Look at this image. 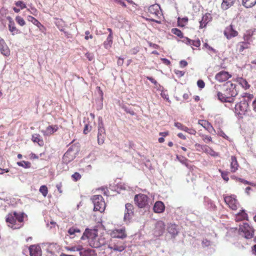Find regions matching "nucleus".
I'll return each instance as SVG.
<instances>
[{"mask_svg":"<svg viewBox=\"0 0 256 256\" xmlns=\"http://www.w3.org/2000/svg\"><path fill=\"white\" fill-rule=\"evenodd\" d=\"M238 165L236 156H232L230 162L231 171L233 172H235L238 170Z\"/></svg>","mask_w":256,"mask_h":256,"instance_id":"cd10ccee","label":"nucleus"},{"mask_svg":"<svg viewBox=\"0 0 256 256\" xmlns=\"http://www.w3.org/2000/svg\"><path fill=\"white\" fill-rule=\"evenodd\" d=\"M88 239L89 244L91 247L98 248L104 246L106 241L104 238H100L92 230L86 228L80 237L81 240Z\"/></svg>","mask_w":256,"mask_h":256,"instance_id":"f257e3e1","label":"nucleus"},{"mask_svg":"<svg viewBox=\"0 0 256 256\" xmlns=\"http://www.w3.org/2000/svg\"><path fill=\"white\" fill-rule=\"evenodd\" d=\"M180 212L182 213V214H185L186 210H185L184 208L183 207H182V206L178 207L176 210V212L178 214Z\"/></svg>","mask_w":256,"mask_h":256,"instance_id":"bf43d9fd","label":"nucleus"},{"mask_svg":"<svg viewBox=\"0 0 256 256\" xmlns=\"http://www.w3.org/2000/svg\"><path fill=\"white\" fill-rule=\"evenodd\" d=\"M72 178L74 181L77 182L81 178L82 176L78 172H76L72 174Z\"/></svg>","mask_w":256,"mask_h":256,"instance_id":"49530a36","label":"nucleus"},{"mask_svg":"<svg viewBox=\"0 0 256 256\" xmlns=\"http://www.w3.org/2000/svg\"><path fill=\"white\" fill-rule=\"evenodd\" d=\"M160 8V6L158 4H152L148 7V12L155 17H159V16L161 14Z\"/></svg>","mask_w":256,"mask_h":256,"instance_id":"f8f14e48","label":"nucleus"},{"mask_svg":"<svg viewBox=\"0 0 256 256\" xmlns=\"http://www.w3.org/2000/svg\"><path fill=\"white\" fill-rule=\"evenodd\" d=\"M110 248L114 251L121 252L126 248V246L125 245L118 246V245L114 244L113 246H110Z\"/></svg>","mask_w":256,"mask_h":256,"instance_id":"a19ab883","label":"nucleus"},{"mask_svg":"<svg viewBox=\"0 0 256 256\" xmlns=\"http://www.w3.org/2000/svg\"><path fill=\"white\" fill-rule=\"evenodd\" d=\"M204 46L208 48L209 50L212 51L214 53H216L217 52L215 49L208 46V44L207 43H205L204 44Z\"/></svg>","mask_w":256,"mask_h":256,"instance_id":"69168bd1","label":"nucleus"},{"mask_svg":"<svg viewBox=\"0 0 256 256\" xmlns=\"http://www.w3.org/2000/svg\"><path fill=\"white\" fill-rule=\"evenodd\" d=\"M165 209L164 203L160 201L156 202L153 207L154 211L156 213H162Z\"/></svg>","mask_w":256,"mask_h":256,"instance_id":"412c9836","label":"nucleus"},{"mask_svg":"<svg viewBox=\"0 0 256 256\" xmlns=\"http://www.w3.org/2000/svg\"><path fill=\"white\" fill-rule=\"evenodd\" d=\"M112 35L111 33L108 35L106 40L104 42V46L106 49L110 48L112 44Z\"/></svg>","mask_w":256,"mask_h":256,"instance_id":"2f4dec72","label":"nucleus"},{"mask_svg":"<svg viewBox=\"0 0 256 256\" xmlns=\"http://www.w3.org/2000/svg\"><path fill=\"white\" fill-rule=\"evenodd\" d=\"M188 22V18L187 17H185L182 18L181 20L180 18L178 19V24L179 26H184V23H186Z\"/></svg>","mask_w":256,"mask_h":256,"instance_id":"de8ad7c7","label":"nucleus"},{"mask_svg":"<svg viewBox=\"0 0 256 256\" xmlns=\"http://www.w3.org/2000/svg\"><path fill=\"white\" fill-rule=\"evenodd\" d=\"M238 180L240 182H242V183H243V184H250V185L253 186V184L252 182H248V181H247V180H245L244 179L238 178Z\"/></svg>","mask_w":256,"mask_h":256,"instance_id":"0e129e2a","label":"nucleus"},{"mask_svg":"<svg viewBox=\"0 0 256 256\" xmlns=\"http://www.w3.org/2000/svg\"><path fill=\"white\" fill-rule=\"evenodd\" d=\"M239 231L241 234L246 239H250L254 236V230L247 223L240 225Z\"/></svg>","mask_w":256,"mask_h":256,"instance_id":"39448f33","label":"nucleus"},{"mask_svg":"<svg viewBox=\"0 0 256 256\" xmlns=\"http://www.w3.org/2000/svg\"><path fill=\"white\" fill-rule=\"evenodd\" d=\"M180 64L182 68H184L188 65V62L184 60H182L180 62Z\"/></svg>","mask_w":256,"mask_h":256,"instance_id":"774afa93","label":"nucleus"},{"mask_svg":"<svg viewBox=\"0 0 256 256\" xmlns=\"http://www.w3.org/2000/svg\"><path fill=\"white\" fill-rule=\"evenodd\" d=\"M256 4V0H242V4L246 8H250Z\"/></svg>","mask_w":256,"mask_h":256,"instance_id":"473e14b6","label":"nucleus"},{"mask_svg":"<svg viewBox=\"0 0 256 256\" xmlns=\"http://www.w3.org/2000/svg\"><path fill=\"white\" fill-rule=\"evenodd\" d=\"M17 164L20 166H22L26 168H30L31 166V164L30 162L24 160L17 162Z\"/></svg>","mask_w":256,"mask_h":256,"instance_id":"58836bf2","label":"nucleus"},{"mask_svg":"<svg viewBox=\"0 0 256 256\" xmlns=\"http://www.w3.org/2000/svg\"><path fill=\"white\" fill-rule=\"evenodd\" d=\"M221 172V176L222 178L226 182H228L229 180V178L228 176V172H224L220 170Z\"/></svg>","mask_w":256,"mask_h":256,"instance_id":"603ef678","label":"nucleus"},{"mask_svg":"<svg viewBox=\"0 0 256 256\" xmlns=\"http://www.w3.org/2000/svg\"><path fill=\"white\" fill-rule=\"evenodd\" d=\"M24 215V212H10L6 216V221L9 227L14 230L18 229L23 226Z\"/></svg>","mask_w":256,"mask_h":256,"instance_id":"f03ea898","label":"nucleus"},{"mask_svg":"<svg viewBox=\"0 0 256 256\" xmlns=\"http://www.w3.org/2000/svg\"><path fill=\"white\" fill-rule=\"evenodd\" d=\"M172 32L180 38H183V34L181 30L177 28H173L172 29Z\"/></svg>","mask_w":256,"mask_h":256,"instance_id":"79ce46f5","label":"nucleus"},{"mask_svg":"<svg viewBox=\"0 0 256 256\" xmlns=\"http://www.w3.org/2000/svg\"><path fill=\"white\" fill-rule=\"evenodd\" d=\"M252 96V95L250 94L247 97L244 96L243 100L235 105L234 112L239 118H242L249 110V103Z\"/></svg>","mask_w":256,"mask_h":256,"instance_id":"7ed1b4c3","label":"nucleus"},{"mask_svg":"<svg viewBox=\"0 0 256 256\" xmlns=\"http://www.w3.org/2000/svg\"><path fill=\"white\" fill-rule=\"evenodd\" d=\"M32 140L34 142L38 143V145L40 146H42L44 145V141L40 138V136L38 134H33L32 136Z\"/></svg>","mask_w":256,"mask_h":256,"instance_id":"f704fd0d","label":"nucleus"},{"mask_svg":"<svg viewBox=\"0 0 256 256\" xmlns=\"http://www.w3.org/2000/svg\"><path fill=\"white\" fill-rule=\"evenodd\" d=\"M182 38H184V39L182 40V42L186 43V44L190 45V44L191 40L188 38L187 37H184L183 36Z\"/></svg>","mask_w":256,"mask_h":256,"instance_id":"338daca9","label":"nucleus"},{"mask_svg":"<svg viewBox=\"0 0 256 256\" xmlns=\"http://www.w3.org/2000/svg\"><path fill=\"white\" fill-rule=\"evenodd\" d=\"M15 4L17 6L20 7V8L22 10L26 8V4L22 1H18L16 2Z\"/></svg>","mask_w":256,"mask_h":256,"instance_id":"864d4df0","label":"nucleus"},{"mask_svg":"<svg viewBox=\"0 0 256 256\" xmlns=\"http://www.w3.org/2000/svg\"><path fill=\"white\" fill-rule=\"evenodd\" d=\"M92 200L94 205V211H99L101 212L104 211L106 204L101 195H94Z\"/></svg>","mask_w":256,"mask_h":256,"instance_id":"20e7f679","label":"nucleus"},{"mask_svg":"<svg viewBox=\"0 0 256 256\" xmlns=\"http://www.w3.org/2000/svg\"><path fill=\"white\" fill-rule=\"evenodd\" d=\"M248 219V214L245 212L244 210H242L236 216L235 220L236 222L240 221L243 220Z\"/></svg>","mask_w":256,"mask_h":256,"instance_id":"7c9ffc66","label":"nucleus"},{"mask_svg":"<svg viewBox=\"0 0 256 256\" xmlns=\"http://www.w3.org/2000/svg\"><path fill=\"white\" fill-rule=\"evenodd\" d=\"M146 79L151 82L152 83L154 84L155 86L158 84V82L152 77L147 76L146 77Z\"/></svg>","mask_w":256,"mask_h":256,"instance_id":"e2e57ef3","label":"nucleus"},{"mask_svg":"<svg viewBox=\"0 0 256 256\" xmlns=\"http://www.w3.org/2000/svg\"><path fill=\"white\" fill-rule=\"evenodd\" d=\"M198 124L202 126L206 130L210 133L214 130L212 125L208 122L206 120H200L198 121Z\"/></svg>","mask_w":256,"mask_h":256,"instance_id":"5701e85b","label":"nucleus"},{"mask_svg":"<svg viewBox=\"0 0 256 256\" xmlns=\"http://www.w3.org/2000/svg\"><path fill=\"white\" fill-rule=\"evenodd\" d=\"M224 201L232 210L237 209L238 204L235 198L232 196H227L224 198Z\"/></svg>","mask_w":256,"mask_h":256,"instance_id":"9d476101","label":"nucleus"},{"mask_svg":"<svg viewBox=\"0 0 256 256\" xmlns=\"http://www.w3.org/2000/svg\"><path fill=\"white\" fill-rule=\"evenodd\" d=\"M248 219V214L245 212L244 210H242L236 216L235 220L236 222L240 221L243 220Z\"/></svg>","mask_w":256,"mask_h":256,"instance_id":"c756f323","label":"nucleus"},{"mask_svg":"<svg viewBox=\"0 0 256 256\" xmlns=\"http://www.w3.org/2000/svg\"><path fill=\"white\" fill-rule=\"evenodd\" d=\"M224 88L226 96H236L238 94V92L236 88V84L232 83L230 81L227 82L224 85Z\"/></svg>","mask_w":256,"mask_h":256,"instance_id":"423d86ee","label":"nucleus"},{"mask_svg":"<svg viewBox=\"0 0 256 256\" xmlns=\"http://www.w3.org/2000/svg\"><path fill=\"white\" fill-rule=\"evenodd\" d=\"M0 51L2 54L4 56H8L10 54V50L6 42L0 45Z\"/></svg>","mask_w":256,"mask_h":256,"instance_id":"bb28decb","label":"nucleus"},{"mask_svg":"<svg viewBox=\"0 0 256 256\" xmlns=\"http://www.w3.org/2000/svg\"><path fill=\"white\" fill-rule=\"evenodd\" d=\"M212 20V16L210 13L205 14L202 16V20L200 22V28H204Z\"/></svg>","mask_w":256,"mask_h":256,"instance_id":"dca6fc26","label":"nucleus"},{"mask_svg":"<svg viewBox=\"0 0 256 256\" xmlns=\"http://www.w3.org/2000/svg\"><path fill=\"white\" fill-rule=\"evenodd\" d=\"M30 256H42V250L38 246L32 245L29 248Z\"/></svg>","mask_w":256,"mask_h":256,"instance_id":"4468645a","label":"nucleus"},{"mask_svg":"<svg viewBox=\"0 0 256 256\" xmlns=\"http://www.w3.org/2000/svg\"><path fill=\"white\" fill-rule=\"evenodd\" d=\"M68 232L70 236V238H74L76 236H80L81 235L82 231L76 226H73L68 230Z\"/></svg>","mask_w":256,"mask_h":256,"instance_id":"2eb2a0df","label":"nucleus"},{"mask_svg":"<svg viewBox=\"0 0 256 256\" xmlns=\"http://www.w3.org/2000/svg\"><path fill=\"white\" fill-rule=\"evenodd\" d=\"M66 249L72 252H79L80 256H82V249L81 246L67 247Z\"/></svg>","mask_w":256,"mask_h":256,"instance_id":"ea45409f","label":"nucleus"},{"mask_svg":"<svg viewBox=\"0 0 256 256\" xmlns=\"http://www.w3.org/2000/svg\"><path fill=\"white\" fill-rule=\"evenodd\" d=\"M201 136H202V140L206 143H208V142L212 141V138L211 136H210L205 135V134H202Z\"/></svg>","mask_w":256,"mask_h":256,"instance_id":"3c124183","label":"nucleus"},{"mask_svg":"<svg viewBox=\"0 0 256 256\" xmlns=\"http://www.w3.org/2000/svg\"><path fill=\"white\" fill-rule=\"evenodd\" d=\"M174 126L182 130L184 126L180 122H176L174 123Z\"/></svg>","mask_w":256,"mask_h":256,"instance_id":"052dcab7","label":"nucleus"},{"mask_svg":"<svg viewBox=\"0 0 256 256\" xmlns=\"http://www.w3.org/2000/svg\"><path fill=\"white\" fill-rule=\"evenodd\" d=\"M218 136L230 140L229 138L225 134V133L221 130H218Z\"/></svg>","mask_w":256,"mask_h":256,"instance_id":"5fc2aeb1","label":"nucleus"},{"mask_svg":"<svg viewBox=\"0 0 256 256\" xmlns=\"http://www.w3.org/2000/svg\"><path fill=\"white\" fill-rule=\"evenodd\" d=\"M134 214V206L130 203L126 204L125 205V211L124 217V221L128 224L130 222L131 219Z\"/></svg>","mask_w":256,"mask_h":256,"instance_id":"0eeeda50","label":"nucleus"},{"mask_svg":"<svg viewBox=\"0 0 256 256\" xmlns=\"http://www.w3.org/2000/svg\"><path fill=\"white\" fill-rule=\"evenodd\" d=\"M174 73L178 76L179 77H182L184 74V72L179 70H174Z\"/></svg>","mask_w":256,"mask_h":256,"instance_id":"680f3d73","label":"nucleus"},{"mask_svg":"<svg viewBox=\"0 0 256 256\" xmlns=\"http://www.w3.org/2000/svg\"><path fill=\"white\" fill-rule=\"evenodd\" d=\"M92 126L88 124H86L83 131L84 134H88L92 130Z\"/></svg>","mask_w":256,"mask_h":256,"instance_id":"09e8293b","label":"nucleus"},{"mask_svg":"<svg viewBox=\"0 0 256 256\" xmlns=\"http://www.w3.org/2000/svg\"><path fill=\"white\" fill-rule=\"evenodd\" d=\"M217 96L218 100L222 102H226V98H228V96H226V93L224 92V93H222L220 92H218Z\"/></svg>","mask_w":256,"mask_h":256,"instance_id":"4c0bfd02","label":"nucleus"},{"mask_svg":"<svg viewBox=\"0 0 256 256\" xmlns=\"http://www.w3.org/2000/svg\"><path fill=\"white\" fill-rule=\"evenodd\" d=\"M165 228V225L162 222H158L156 225L154 234L157 236L162 234Z\"/></svg>","mask_w":256,"mask_h":256,"instance_id":"f3484780","label":"nucleus"},{"mask_svg":"<svg viewBox=\"0 0 256 256\" xmlns=\"http://www.w3.org/2000/svg\"><path fill=\"white\" fill-rule=\"evenodd\" d=\"M256 32V30H248L246 32V34L244 36V42H249L250 40L251 37L252 35L254 34Z\"/></svg>","mask_w":256,"mask_h":256,"instance_id":"e433bc0d","label":"nucleus"},{"mask_svg":"<svg viewBox=\"0 0 256 256\" xmlns=\"http://www.w3.org/2000/svg\"><path fill=\"white\" fill-rule=\"evenodd\" d=\"M190 46H194L196 47H199L200 45V42L199 40H192L190 42Z\"/></svg>","mask_w":256,"mask_h":256,"instance_id":"8fccbe9b","label":"nucleus"},{"mask_svg":"<svg viewBox=\"0 0 256 256\" xmlns=\"http://www.w3.org/2000/svg\"><path fill=\"white\" fill-rule=\"evenodd\" d=\"M148 197L144 194H139L135 196L134 201L138 208H144L148 204Z\"/></svg>","mask_w":256,"mask_h":256,"instance_id":"6e6552de","label":"nucleus"},{"mask_svg":"<svg viewBox=\"0 0 256 256\" xmlns=\"http://www.w3.org/2000/svg\"><path fill=\"white\" fill-rule=\"evenodd\" d=\"M72 150L69 148L64 154L62 157V162L64 163L68 164L74 160V156L72 154Z\"/></svg>","mask_w":256,"mask_h":256,"instance_id":"6ab92c4d","label":"nucleus"},{"mask_svg":"<svg viewBox=\"0 0 256 256\" xmlns=\"http://www.w3.org/2000/svg\"><path fill=\"white\" fill-rule=\"evenodd\" d=\"M231 77L228 72L222 70L218 72L215 76V78L220 82H223L228 80Z\"/></svg>","mask_w":256,"mask_h":256,"instance_id":"ddd939ff","label":"nucleus"},{"mask_svg":"<svg viewBox=\"0 0 256 256\" xmlns=\"http://www.w3.org/2000/svg\"><path fill=\"white\" fill-rule=\"evenodd\" d=\"M168 230L173 236H176L178 232V226L175 224H170L168 228Z\"/></svg>","mask_w":256,"mask_h":256,"instance_id":"393cba45","label":"nucleus"},{"mask_svg":"<svg viewBox=\"0 0 256 256\" xmlns=\"http://www.w3.org/2000/svg\"><path fill=\"white\" fill-rule=\"evenodd\" d=\"M248 219V214L245 212L244 210H242L236 216L235 220L236 222L240 221L243 220Z\"/></svg>","mask_w":256,"mask_h":256,"instance_id":"c85d7f7f","label":"nucleus"},{"mask_svg":"<svg viewBox=\"0 0 256 256\" xmlns=\"http://www.w3.org/2000/svg\"><path fill=\"white\" fill-rule=\"evenodd\" d=\"M39 190L44 196L46 197V196L48 192V190L46 186H42L40 187Z\"/></svg>","mask_w":256,"mask_h":256,"instance_id":"37998d69","label":"nucleus"},{"mask_svg":"<svg viewBox=\"0 0 256 256\" xmlns=\"http://www.w3.org/2000/svg\"><path fill=\"white\" fill-rule=\"evenodd\" d=\"M85 56H86V58L88 60L90 61H92L94 58V56L92 54L90 53V52H86L85 54Z\"/></svg>","mask_w":256,"mask_h":256,"instance_id":"13d9d810","label":"nucleus"},{"mask_svg":"<svg viewBox=\"0 0 256 256\" xmlns=\"http://www.w3.org/2000/svg\"><path fill=\"white\" fill-rule=\"evenodd\" d=\"M28 20L29 22H32L34 25L36 26L38 28H39L40 32H44L45 30V28L44 26L41 23L38 22L36 19L34 18L32 16H28Z\"/></svg>","mask_w":256,"mask_h":256,"instance_id":"a211bd4d","label":"nucleus"},{"mask_svg":"<svg viewBox=\"0 0 256 256\" xmlns=\"http://www.w3.org/2000/svg\"><path fill=\"white\" fill-rule=\"evenodd\" d=\"M8 19L9 20L8 30L11 32L12 34L15 35L20 34V31L16 27L15 24L12 18L9 17Z\"/></svg>","mask_w":256,"mask_h":256,"instance_id":"aec40b11","label":"nucleus"},{"mask_svg":"<svg viewBox=\"0 0 256 256\" xmlns=\"http://www.w3.org/2000/svg\"><path fill=\"white\" fill-rule=\"evenodd\" d=\"M250 42H240L237 44V48L239 52H242L244 49L248 48Z\"/></svg>","mask_w":256,"mask_h":256,"instance_id":"72a5a7b5","label":"nucleus"},{"mask_svg":"<svg viewBox=\"0 0 256 256\" xmlns=\"http://www.w3.org/2000/svg\"><path fill=\"white\" fill-rule=\"evenodd\" d=\"M197 85L199 88H203L205 86V84L202 80H199L197 82Z\"/></svg>","mask_w":256,"mask_h":256,"instance_id":"6e6d98bb","label":"nucleus"},{"mask_svg":"<svg viewBox=\"0 0 256 256\" xmlns=\"http://www.w3.org/2000/svg\"><path fill=\"white\" fill-rule=\"evenodd\" d=\"M211 242L207 239H204L202 242V244L204 246H208L211 245Z\"/></svg>","mask_w":256,"mask_h":256,"instance_id":"4d7b16f0","label":"nucleus"},{"mask_svg":"<svg viewBox=\"0 0 256 256\" xmlns=\"http://www.w3.org/2000/svg\"><path fill=\"white\" fill-rule=\"evenodd\" d=\"M113 238L124 239L126 238L127 234L126 232V228H122L120 229H115L112 232Z\"/></svg>","mask_w":256,"mask_h":256,"instance_id":"1a4fd4ad","label":"nucleus"},{"mask_svg":"<svg viewBox=\"0 0 256 256\" xmlns=\"http://www.w3.org/2000/svg\"><path fill=\"white\" fill-rule=\"evenodd\" d=\"M16 20L20 26H24L26 24L24 18L20 16H17L16 18Z\"/></svg>","mask_w":256,"mask_h":256,"instance_id":"a18cd8bd","label":"nucleus"},{"mask_svg":"<svg viewBox=\"0 0 256 256\" xmlns=\"http://www.w3.org/2000/svg\"><path fill=\"white\" fill-rule=\"evenodd\" d=\"M238 82L243 88L246 90L249 88L250 86L246 80L242 78H238Z\"/></svg>","mask_w":256,"mask_h":256,"instance_id":"c9c22d12","label":"nucleus"},{"mask_svg":"<svg viewBox=\"0 0 256 256\" xmlns=\"http://www.w3.org/2000/svg\"><path fill=\"white\" fill-rule=\"evenodd\" d=\"M106 135H98V143L99 145L103 144L104 142Z\"/></svg>","mask_w":256,"mask_h":256,"instance_id":"c03bdc74","label":"nucleus"},{"mask_svg":"<svg viewBox=\"0 0 256 256\" xmlns=\"http://www.w3.org/2000/svg\"><path fill=\"white\" fill-rule=\"evenodd\" d=\"M234 2V0H222V8L224 10H226L232 6Z\"/></svg>","mask_w":256,"mask_h":256,"instance_id":"a878e982","label":"nucleus"},{"mask_svg":"<svg viewBox=\"0 0 256 256\" xmlns=\"http://www.w3.org/2000/svg\"><path fill=\"white\" fill-rule=\"evenodd\" d=\"M58 130V127L56 126H49L45 130H42V132L44 136H49Z\"/></svg>","mask_w":256,"mask_h":256,"instance_id":"b1692460","label":"nucleus"},{"mask_svg":"<svg viewBox=\"0 0 256 256\" xmlns=\"http://www.w3.org/2000/svg\"><path fill=\"white\" fill-rule=\"evenodd\" d=\"M98 135H106V130L104 128V124L102 121V117L98 116Z\"/></svg>","mask_w":256,"mask_h":256,"instance_id":"4be33fe9","label":"nucleus"},{"mask_svg":"<svg viewBox=\"0 0 256 256\" xmlns=\"http://www.w3.org/2000/svg\"><path fill=\"white\" fill-rule=\"evenodd\" d=\"M238 34V32L234 30L232 24L226 27L224 31V34L228 39L236 36Z\"/></svg>","mask_w":256,"mask_h":256,"instance_id":"9b49d317","label":"nucleus"}]
</instances>
